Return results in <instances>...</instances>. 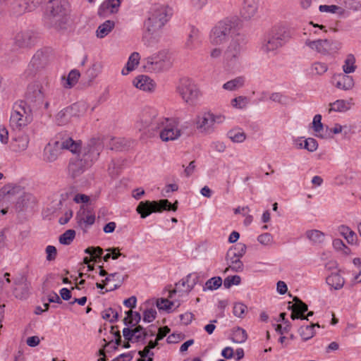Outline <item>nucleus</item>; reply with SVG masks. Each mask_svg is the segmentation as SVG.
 Masks as SVG:
<instances>
[{
    "label": "nucleus",
    "instance_id": "nucleus-35",
    "mask_svg": "<svg viewBox=\"0 0 361 361\" xmlns=\"http://www.w3.org/2000/svg\"><path fill=\"white\" fill-rule=\"evenodd\" d=\"M307 238L313 244H320L324 240V233L319 230H310L306 232Z\"/></svg>",
    "mask_w": 361,
    "mask_h": 361
},
{
    "label": "nucleus",
    "instance_id": "nucleus-11",
    "mask_svg": "<svg viewBox=\"0 0 361 361\" xmlns=\"http://www.w3.org/2000/svg\"><path fill=\"white\" fill-rule=\"evenodd\" d=\"M178 92L184 102L191 106L196 104L201 94L197 85L189 79L180 80Z\"/></svg>",
    "mask_w": 361,
    "mask_h": 361
},
{
    "label": "nucleus",
    "instance_id": "nucleus-38",
    "mask_svg": "<svg viewBox=\"0 0 361 361\" xmlns=\"http://www.w3.org/2000/svg\"><path fill=\"white\" fill-rule=\"evenodd\" d=\"M295 303L293 305H289L288 306V309H294L297 311L300 315H305L304 314L308 310L307 305L303 302L298 297H295L293 299ZM290 304V302H289Z\"/></svg>",
    "mask_w": 361,
    "mask_h": 361
},
{
    "label": "nucleus",
    "instance_id": "nucleus-34",
    "mask_svg": "<svg viewBox=\"0 0 361 361\" xmlns=\"http://www.w3.org/2000/svg\"><path fill=\"white\" fill-rule=\"evenodd\" d=\"M326 283L335 290H339L344 285V279L338 274H332L326 278Z\"/></svg>",
    "mask_w": 361,
    "mask_h": 361
},
{
    "label": "nucleus",
    "instance_id": "nucleus-42",
    "mask_svg": "<svg viewBox=\"0 0 361 361\" xmlns=\"http://www.w3.org/2000/svg\"><path fill=\"white\" fill-rule=\"evenodd\" d=\"M75 237V231L73 229H68L59 236V240L61 244L68 245L73 241Z\"/></svg>",
    "mask_w": 361,
    "mask_h": 361
},
{
    "label": "nucleus",
    "instance_id": "nucleus-46",
    "mask_svg": "<svg viewBox=\"0 0 361 361\" xmlns=\"http://www.w3.org/2000/svg\"><path fill=\"white\" fill-rule=\"evenodd\" d=\"M102 318L114 323L118 319V314L114 309L109 307L102 312Z\"/></svg>",
    "mask_w": 361,
    "mask_h": 361
},
{
    "label": "nucleus",
    "instance_id": "nucleus-9",
    "mask_svg": "<svg viewBox=\"0 0 361 361\" xmlns=\"http://www.w3.org/2000/svg\"><path fill=\"white\" fill-rule=\"evenodd\" d=\"M177 204L178 201L171 204L167 199L159 201H142L137 205L136 211L141 218L145 219L154 212L160 213L164 210L176 212L178 209Z\"/></svg>",
    "mask_w": 361,
    "mask_h": 361
},
{
    "label": "nucleus",
    "instance_id": "nucleus-61",
    "mask_svg": "<svg viewBox=\"0 0 361 361\" xmlns=\"http://www.w3.org/2000/svg\"><path fill=\"white\" fill-rule=\"evenodd\" d=\"M46 254H47V261H53L56 259L57 255V250L53 245H48L46 247Z\"/></svg>",
    "mask_w": 361,
    "mask_h": 361
},
{
    "label": "nucleus",
    "instance_id": "nucleus-7",
    "mask_svg": "<svg viewBox=\"0 0 361 361\" xmlns=\"http://www.w3.org/2000/svg\"><path fill=\"white\" fill-rule=\"evenodd\" d=\"M237 21L233 19L225 18L220 20L212 29L209 34V42L213 45H221L226 43L231 35L235 31Z\"/></svg>",
    "mask_w": 361,
    "mask_h": 361
},
{
    "label": "nucleus",
    "instance_id": "nucleus-59",
    "mask_svg": "<svg viewBox=\"0 0 361 361\" xmlns=\"http://www.w3.org/2000/svg\"><path fill=\"white\" fill-rule=\"evenodd\" d=\"M313 71L317 75H322L328 70V66L326 63L317 62L312 66Z\"/></svg>",
    "mask_w": 361,
    "mask_h": 361
},
{
    "label": "nucleus",
    "instance_id": "nucleus-26",
    "mask_svg": "<svg viewBox=\"0 0 361 361\" xmlns=\"http://www.w3.org/2000/svg\"><path fill=\"white\" fill-rule=\"evenodd\" d=\"M245 83L244 76L236 77L223 85V88L228 91H236L243 87Z\"/></svg>",
    "mask_w": 361,
    "mask_h": 361
},
{
    "label": "nucleus",
    "instance_id": "nucleus-56",
    "mask_svg": "<svg viewBox=\"0 0 361 361\" xmlns=\"http://www.w3.org/2000/svg\"><path fill=\"white\" fill-rule=\"evenodd\" d=\"M246 310V305L243 303L238 302L234 305L233 312L235 316L243 318Z\"/></svg>",
    "mask_w": 361,
    "mask_h": 361
},
{
    "label": "nucleus",
    "instance_id": "nucleus-1",
    "mask_svg": "<svg viewBox=\"0 0 361 361\" xmlns=\"http://www.w3.org/2000/svg\"><path fill=\"white\" fill-rule=\"evenodd\" d=\"M46 89L43 85L35 81L30 83L25 93L26 101H20L15 103L10 118V124L13 128L20 129L31 122L32 109H38L44 106L48 109L49 102H44Z\"/></svg>",
    "mask_w": 361,
    "mask_h": 361
},
{
    "label": "nucleus",
    "instance_id": "nucleus-39",
    "mask_svg": "<svg viewBox=\"0 0 361 361\" xmlns=\"http://www.w3.org/2000/svg\"><path fill=\"white\" fill-rule=\"evenodd\" d=\"M103 63L101 61H94L92 66L87 71V77L90 80L94 79L102 72Z\"/></svg>",
    "mask_w": 361,
    "mask_h": 361
},
{
    "label": "nucleus",
    "instance_id": "nucleus-30",
    "mask_svg": "<svg viewBox=\"0 0 361 361\" xmlns=\"http://www.w3.org/2000/svg\"><path fill=\"white\" fill-rule=\"evenodd\" d=\"M140 59V57L139 53L133 52L131 54L127 62L126 68L122 70L121 73L123 75H127L130 71H133L135 68L138 65Z\"/></svg>",
    "mask_w": 361,
    "mask_h": 361
},
{
    "label": "nucleus",
    "instance_id": "nucleus-48",
    "mask_svg": "<svg viewBox=\"0 0 361 361\" xmlns=\"http://www.w3.org/2000/svg\"><path fill=\"white\" fill-rule=\"evenodd\" d=\"M319 11L321 12H329L332 13H339L343 14L344 12V10L338 6L336 5H321L319 6Z\"/></svg>",
    "mask_w": 361,
    "mask_h": 361
},
{
    "label": "nucleus",
    "instance_id": "nucleus-16",
    "mask_svg": "<svg viewBox=\"0 0 361 361\" xmlns=\"http://www.w3.org/2000/svg\"><path fill=\"white\" fill-rule=\"evenodd\" d=\"M123 0H105L99 7L97 14L101 18H106L111 14L117 13Z\"/></svg>",
    "mask_w": 361,
    "mask_h": 361
},
{
    "label": "nucleus",
    "instance_id": "nucleus-22",
    "mask_svg": "<svg viewBox=\"0 0 361 361\" xmlns=\"http://www.w3.org/2000/svg\"><path fill=\"white\" fill-rule=\"evenodd\" d=\"M333 79L335 82V86L341 90H348L351 89L354 85V81L352 76L344 73L335 75Z\"/></svg>",
    "mask_w": 361,
    "mask_h": 361
},
{
    "label": "nucleus",
    "instance_id": "nucleus-27",
    "mask_svg": "<svg viewBox=\"0 0 361 361\" xmlns=\"http://www.w3.org/2000/svg\"><path fill=\"white\" fill-rule=\"evenodd\" d=\"M73 118L68 106L61 110L55 117L56 123L59 126H65L71 122Z\"/></svg>",
    "mask_w": 361,
    "mask_h": 361
},
{
    "label": "nucleus",
    "instance_id": "nucleus-2",
    "mask_svg": "<svg viewBox=\"0 0 361 361\" xmlns=\"http://www.w3.org/2000/svg\"><path fill=\"white\" fill-rule=\"evenodd\" d=\"M171 9L166 5H154L143 23L142 42L147 47L159 42L164 27L171 18Z\"/></svg>",
    "mask_w": 361,
    "mask_h": 361
},
{
    "label": "nucleus",
    "instance_id": "nucleus-10",
    "mask_svg": "<svg viewBox=\"0 0 361 361\" xmlns=\"http://www.w3.org/2000/svg\"><path fill=\"white\" fill-rule=\"evenodd\" d=\"M225 120L224 114H214L211 111H206L196 117V128L202 133L211 134L215 131V126L223 123Z\"/></svg>",
    "mask_w": 361,
    "mask_h": 361
},
{
    "label": "nucleus",
    "instance_id": "nucleus-50",
    "mask_svg": "<svg viewBox=\"0 0 361 361\" xmlns=\"http://www.w3.org/2000/svg\"><path fill=\"white\" fill-rule=\"evenodd\" d=\"M175 305L174 301H170L166 298H160L157 301V307L159 310H169Z\"/></svg>",
    "mask_w": 361,
    "mask_h": 361
},
{
    "label": "nucleus",
    "instance_id": "nucleus-18",
    "mask_svg": "<svg viewBox=\"0 0 361 361\" xmlns=\"http://www.w3.org/2000/svg\"><path fill=\"white\" fill-rule=\"evenodd\" d=\"M283 46L290 39V34L288 27L282 24L276 25L269 32Z\"/></svg>",
    "mask_w": 361,
    "mask_h": 361
},
{
    "label": "nucleus",
    "instance_id": "nucleus-36",
    "mask_svg": "<svg viewBox=\"0 0 361 361\" xmlns=\"http://www.w3.org/2000/svg\"><path fill=\"white\" fill-rule=\"evenodd\" d=\"M222 285V279L220 276H214L206 281L203 286V290H214Z\"/></svg>",
    "mask_w": 361,
    "mask_h": 361
},
{
    "label": "nucleus",
    "instance_id": "nucleus-13",
    "mask_svg": "<svg viewBox=\"0 0 361 361\" xmlns=\"http://www.w3.org/2000/svg\"><path fill=\"white\" fill-rule=\"evenodd\" d=\"M305 44L317 52L328 55L336 52L341 47V44L337 41L329 39H307Z\"/></svg>",
    "mask_w": 361,
    "mask_h": 361
},
{
    "label": "nucleus",
    "instance_id": "nucleus-45",
    "mask_svg": "<svg viewBox=\"0 0 361 361\" xmlns=\"http://www.w3.org/2000/svg\"><path fill=\"white\" fill-rule=\"evenodd\" d=\"M191 278H192V274H188L186 276L185 279H183L179 282L176 283V288L169 291V297L170 298H172L173 295L176 293V292L178 291V289H180V287H185V286H187L186 289H188V283H189V279H190Z\"/></svg>",
    "mask_w": 361,
    "mask_h": 361
},
{
    "label": "nucleus",
    "instance_id": "nucleus-64",
    "mask_svg": "<svg viewBox=\"0 0 361 361\" xmlns=\"http://www.w3.org/2000/svg\"><path fill=\"white\" fill-rule=\"evenodd\" d=\"M15 295L17 298L19 299H25L29 294V289L27 284H25L23 287L22 291L20 293H18V289L15 288L14 290Z\"/></svg>",
    "mask_w": 361,
    "mask_h": 361
},
{
    "label": "nucleus",
    "instance_id": "nucleus-14",
    "mask_svg": "<svg viewBox=\"0 0 361 361\" xmlns=\"http://www.w3.org/2000/svg\"><path fill=\"white\" fill-rule=\"evenodd\" d=\"M244 50L243 45L238 38L233 39L224 53V62L228 66H234Z\"/></svg>",
    "mask_w": 361,
    "mask_h": 361
},
{
    "label": "nucleus",
    "instance_id": "nucleus-28",
    "mask_svg": "<svg viewBox=\"0 0 361 361\" xmlns=\"http://www.w3.org/2000/svg\"><path fill=\"white\" fill-rule=\"evenodd\" d=\"M73 117L83 116L87 110L88 105L85 102L80 101L68 106Z\"/></svg>",
    "mask_w": 361,
    "mask_h": 361
},
{
    "label": "nucleus",
    "instance_id": "nucleus-49",
    "mask_svg": "<svg viewBox=\"0 0 361 361\" xmlns=\"http://www.w3.org/2000/svg\"><path fill=\"white\" fill-rule=\"evenodd\" d=\"M343 72L346 74L355 71V66L354 65V58L353 56H348L343 66Z\"/></svg>",
    "mask_w": 361,
    "mask_h": 361
},
{
    "label": "nucleus",
    "instance_id": "nucleus-6",
    "mask_svg": "<svg viewBox=\"0 0 361 361\" xmlns=\"http://www.w3.org/2000/svg\"><path fill=\"white\" fill-rule=\"evenodd\" d=\"M80 141L75 142L71 137H61L60 140L49 143L44 149L43 158L47 162L56 161L61 153V149H66L76 153L80 149Z\"/></svg>",
    "mask_w": 361,
    "mask_h": 361
},
{
    "label": "nucleus",
    "instance_id": "nucleus-19",
    "mask_svg": "<svg viewBox=\"0 0 361 361\" xmlns=\"http://www.w3.org/2000/svg\"><path fill=\"white\" fill-rule=\"evenodd\" d=\"M202 42V38L200 30L192 27L185 41V48L189 50H195L201 46Z\"/></svg>",
    "mask_w": 361,
    "mask_h": 361
},
{
    "label": "nucleus",
    "instance_id": "nucleus-21",
    "mask_svg": "<svg viewBox=\"0 0 361 361\" xmlns=\"http://www.w3.org/2000/svg\"><path fill=\"white\" fill-rule=\"evenodd\" d=\"M259 0H244V5L240 14L245 20H250L258 10Z\"/></svg>",
    "mask_w": 361,
    "mask_h": 361
},
{
    "label": "nucleus",
    "instance_id": "nucleus-60",
    "mask_svg": "<svg viewBox=\"0 0 361 361\" xmlns=\"http://www.w3.org/2000/svg\"><path fill=\"white\" fill-rule=\"evenodd\" d=\"M312 125L313 129L316 133H320L323 130L322 116L320 114H317L314 116Z\"/></svg>",
    "mask_w": 361,
    "mask_h": 361
},
{
    "label": "nucleus",
    "instance_id": "nucleus-20",
    "mask_svg": "<svg viewBox=\"0 0 361 361\" xmlns=\"http://www.w3.org/2000/svg\"><path fill=\"white\" fill-rule=\"evenodd\" d=\"M133 85L141 90L145 92H153L156 84L152 79L147 75H140L136 77L133 81Z\"/></svg>",
    "mask_w": 361,
    "mask_h": 361
},
{
    "label": "nucleus",
    "instance_id": "nucleus-8",
    "mask_svg": "<svg viewBox=\"0 0 361 361\" xmlns=\"http://www.w3.org/2000/svg\"><path fill=\"white\" fill-rule=\"evenodd\" d=\"M173 64L171 53L161 50L144 60V68L149 73H160L169 69Z\"/></svg>",
    "mask_w": 361,
    "mask_h": 361
},
{
    "label": "nucleus",
    "instance_id": "nucleus-4",
    "mask_svg": "<svg viewBox=\"0 0 361 361\" xmlns=\"http://www.w3.org/2000/svg\"><path fill=\"white\" fill-rule=\"evenodd\" d=\"M103 146L99 137H93L82 149H78V154L70 160L68 167L69 176L75 178L83 173L98 159Z\"/></svg>",
    "mask_w": 361,
    "mask_h": 361
},
{
    "label": "nucleus",
    "instance_id": "nucleus-17",
    "mask_svg": "<svg viewBox=\"0 0 361 361\" xmlns=\"http://www.w3.org/2000/svg\"><path fill=\"white\" fill-rule=\"evenodd\" d=\"M39 3V0H14L12 10L16 15H21L25 12L33 11Z\"/></svg>",
    "mask_w": 361,
    "mask_h": 361
},
{
    "label": "nucleus",
    "instance_id": "nucleus-44",
    "mask_svg": "<svg viewBox=\"0 0 361 361\" xmlns=\"http://www.w3.org/2000/svg\"><path fill=\"white\" fill-rule=\"evenodd\" d=\"M249 103V99L245 96H239L231 100V105L237 109L245 108Z\"/></svg>",
    "mask_w": 361,
    "mask_h": 361
},
{
    "label": "nucleus",
    "instance_id": "nucleus-25",
    "mask_svg": "<svg viewBox=\"0 0 361 361\" xmlns=\"http://www.w3.org/2000/svg\"><path fill=\"white\" fill-rule=\"evenodd\" d=\"M282 46L279 42L269 33L262 46V50L267 54L274 53L277 49Z\"/></svg>",
    "mask_w": 361,
    "mask_h": 361
},
{
    "label": "nucleus",
    "instance_id": "nucleus-62",
    "mask_svg": "<svg viewBox=\"0 0 361 361\" xmlns=\"http://www.w3.org/2000/svg\"><path fill=\"white\" fill-rule=\"evenodd\" d=\"M246 249V245L243 243H238L235 245L234 247L230 248V250H233V252L240 258L242 257L245 254Z\"/></svg>",
    "mask_w": 361,
    "mask_h": 361
},
{
    "label": "nucleus",
    "instance_id": "nucleus-31",
    "mask_svg": "<svg viewBox=\"0 0 361 361\" xmlns=\"http://www.w3.org/2000/svg\"><path fill=\"white\" fill-rule=\"evenodd\" d=\"M228 137L235 143H241L246 139V134L240 128H233L227 133Z\"/></svg>",
    "mask_w": 361,
    "mask_h": 361
},
{
    "label": "nucleus",
    "instance_id": "nucleus-5",
    "mask_svg": "<svg viewBox=\"0 0 361 361\" xmlns=\"http://www.w3.org/2000/svg\"><path fill=\"white\" fill-rule=\"evenodd\" d=\"M70 14L71 6L68 0H49L45 24L56 30H66L71 22Z\"/></svg>",
    "mask_w": 361,
    "mask_h": 361
},
{
    "label": "nucleus",
    "instance_id": "nucleus-57",
    "mask_svg": "<svg viewBox=\"0 0 361 361\" xmlns=\"http://www.w3.org/2000/svg\"><path fill=\"white\" fill-rule=\"evenodd\" d=\"M157 317V311L154 308L146 310L143 313V321L145 322H152Z\"/></svg>",
    "mask_w": 361,
    "mask_h": 361
},
{
    "label": "nucleus",
    "instance_id": "nucleus-23",
    "mask_svg": "<svg viewBox=\"0 0 361 361\" xmlns=\"http://www.w3.org/2000/svg\"><path fill=\"white\" fill-rule=\"evenodd\" d=\"M30 139L27 135H19L12 140L11 148L14 152H23L27 148Z\"/></svg>",
    "mask_w": 361,
    "mask_h": 361
},
{
    "label": "nucleus",
    "instance_id": "nucleus-58",
    "mask_svg": "<svg viewBox=\"0 0 361 361\" xmlns=\"http://www.w3.org/2000/svg\"><path fill=\"white\" fill-rule=\"evenodd\" d=\"M126 143L125 140L121 138L113 139L111 144V149L117 151H121L125 149Z\"/></svg>",
    "mask_w": 361,
    "mask_h": 361
},
{
    "label": "nucleus",
    "instance_id": "nucleus-43",
    "mask_svg": "<svg viewBox=\"0 0 361 361\" xmlns=\"http://www.w3.org/2000/svg\"><path fill=\"white\" fill-rule=\"evenodd\" d=\"M85 252L91 256L92 262H97V259L102 257L103 249L100 247H88L85 250Z\"/></svg>",
    "mask_w": 361,
    "mask_h": 361
},
{
    "label": "nucleus",
    "instance_id": "nucleus-52",
    "mask_svg": "<svg viewBox=\"0 0 361 361\" xmlns=\"http://www.w3.org/2000/svg\"><path fill=\"white\" fill-rule=\"evenodd\" d=\"M240 281L241 279L238 275L228 276L224 281V286L226 288H230L233 285H239Z\"/></svg>",
    "mask_w": 361,
    "mask_h": 361
},
{
    "label": "nucleus",
    "instance_id": "nucleus-3",
    "mask_svg": "<svg viewBox=\"0 0 361 361\" xmlns=\"http://www.w3.org/2000/svg\"><path fill=\"white\" fill-rule=\"evenodd\" d=\"M141 121L149 130L157 132L163 142L177 140L181 135L178 120L158 117L154 109H146L142 113Z\"/></svg>",
    "mask_w": 361,
    "mask_h": 361
},
{
    "label": "nucleus",
    "instance_id": "nucleus-15",
    "mask_svg": "<svg viewBox=\"0 0 361 361\" xmlns=\"http://www.w3.org/2000/svg\"><path fill=\"white\" fill-rule=\"evenodd\" d=\"M51 50L48 47L38 49L33 55L29 67H32L33 71H38L44 68L50 60Z\"/></svg>",
    "mask_w": 361,
    "mask_h": 361
},
{
    "label": "nucleus",
    "instance_id": "nucleus-55",
    "mask_svg": "<svg viewBox=\"0 0 361 361\" xmlns=\"http://www.w3.org/2000/svg\"><path fill=\"white\" fill-rule=\"evenodd\" d=\"M304 148L309 152H314L318 148L317 141L312 137H309L304 141Z\"/></svg>",
    "mask_w": 361,
    "mask_h": 361
},
{
    "label": "nucleus",
    "instance_id": "nucleus-47",
    "mask_svg": "<svg viewBox=\"0 0 361 361\" xmlns=\"http://www.w3.org/2000/svg\"><path fill=\"white\" fill-rule=\"evenodd\" d=\"M269 98L271 101L278 102L283 105H286L289 102V98L280 92L272 93Z\"/></svg>",
    "mask_w": 361,
    "mask_h": 361
},
{
    "label": "nucleus",
    "instance_id": "nucleus-24",
    "mask_svg": "<svg viewBox=\"0 0 361 361\" xmlns=\"http://www.w3.org/2000/svg\"><path fill=\"white\" fill-rule=\"evenodd\" d=\"M76 219L80 226L85 225L88 227L94 224L95 221V215L89 210L83 209L82 212H79L77 214Z\"/></svg>",
    "mask_w": 361,
    "mask_h": 361
},
{
    "label": "nucleus",
    "instance_id": "nucleus-40",
    "mask_svg": "<svg viewBox=\"0 0 361 361\" xmlns=\"http://www.w3.org/2000/svg\"><path fill=\"white\" fill-rule=\"evenodd\" d=\"M247 338V335L243 329L237 327L232 334V341L237 343H244Z\"/></svg>",
    "mask_w": 361,
    "mask_h": 361
},
{
    "label": "nucleus",
    "instance_id": "nucleus-29",
    "mask_svg": "<svg viewBox=\"0 0 361 361\" xmlns=\"http://www.w3.org/2000/svg\"><path fill=\"white\" fill-rule=\"evenodd\" d=\"M115 23L113 20H107L100 25L97 30V37L104 38L114 29Z\"/></svg>",
    "mask_w": 361,
    "mask_h": 361
},
{
    "label": "nucleus",
    "instance_id": "nucleus-51",
    "mask_svg": "<svg viewBox=\"0 0 361 361\" xmlns=\"http://www.w3.org/2000/svg\"><path fill=\"white\" fill-rule=\"evenodd\" d=\"M244 268L243 263L240 259H235V261H231L228 267L226 269L224 272H227L228 270H232L235 272L243 271Z\"/></svg>",
    "mask_w": 361,
    "mask_h": 361
},
{
    "label": "nucleus",
    "instance_id": "nucleus-41",
    "mask_svg": "<svg viewBox=\"0 0 361 361\" xmlns=\"http://www.w3.org/2000/svg\"><path fill=\"white\" fill-rule=\"evenodd\" d=\"M80 76V73L78 70H75V69L72 70L68 73V75L67 78L66 79V83H64V85H63L64 87L66 88H71L73 86H74L77 83Z\"/></svg>",
    "mask_w": 361,
    "mask_h": 361
},
{
    "label": "nucleus",
    "instance_id": "nucleus-33",
    "mask_svg": "<svg viewBox=\"0 0 361 361\" xmlns=\"http://www.w3.org/2000/svg\"><path fill=\"white\" fill-rule=\"evenodd\" d=\"M315 326L320 327L318 323L311 324L310 325L302 326L299 329V333L303 340L307 341L312 338L314 335V328Z\"/></svg>",
    "mask_w": 361,
    "mask_h": 361
},
{
    "label": "nucleus",
    "instance_id": "nucleus-53",
    "mask_svg": "<svg viewBox=\"0 0 361 361\" xmlns=\"http://www.w3.org/2000/svg\"><path fill=\"white\" fill-rule=\"evenodd\" d=\"M257 241L265 246L271 245L273 242V236L269 233H264L257 237Z\"/></svg>",
    "mask_w": 361,
    "mask_h": 361
},
{
    "label": "nucleus",
    "instance_id": "nucleus-37",
    "mask_svg": "<svg viewBox=\"0 0 361 361\" xmlns=\"http://www.w3.org/2000/svg\"><path fill=\"white\" fill-rule=\"evenodd\" d=\"M142 329V326L140 325L136 326L133 329L126 327L123 329V336L126 341L135 342L137 333L140 331Z\"/></svg>",
    "mask_w": 361,
    "mask_h": 361
},
{
    "label": "nucleus",
    "instance_id": "nucleus-63",
    "mask_svg": "<svg viewBox=\"0 0 361 361\" xmlns=\"http://www.w3.org/2000/svg\"><path fill=\"white\" fill-rule=\"evenodd\" d=\"M333 246L336 250H344L345 253H347L348 251V248L344 244L343 241L338 238L333 240Z\"/></svg>",
    "mask_w": 361,
    "mask_h": 361
},
{
    "label": "nucleus",
    "instance_id": "nucleus-32",
    "mask_svg": "<svg viewBox=\"0 0 361 361\" xmlns=\"http://www.w3.org/2000/svg\"><path fill=\"white\" fill-rule=\"evenodd\" d=\"M329 113L331 111L344 112L350 109V104L345 100L338 99L333 103H330Z\"/></svg>",
    "mask_w": 361,
    "mask_h": 361
},
{
    "label": "nucleus",
    "instance_id": "nucleus-54",
    "mask_svg": "<svg viewBox=\"0 0 361 361\" xmlns=\"http://www.w3.org/2000/svg\"><path fill=\"white\" fill-rule=\"evenodd\" d=\"M345 8L357 11L361 10V0H343Z\"/></svg>",
    "mask_w": 361,
    "mask_h": 361
},
{
    "label": "nucleus",
    "instance_id": "nucleus-12",
    "mask_svg": "<svg viewBox=\"0 0 361 361\" xmlns=\"http://www.w3.org/2000/svg\"><path fill=\"white\" fill-rule=\"evenodd\" d=\"M35 33L30 30H25L18 32L13 38L12 50H27L31 49L36 42Z\"/></svg>",
    "mask_w": 361,
    "mask_h": 361
}]
</instances>
